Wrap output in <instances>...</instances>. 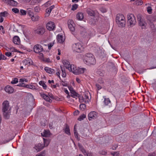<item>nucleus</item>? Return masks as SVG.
I'll list each match as a JSON object with an SVG mask.
<instances>
[{"instance_id":"f257e3e1","label":"nucleus","mask_w":156,"mask_h":156,"mask_svg":"<svg viewBox=\"0 0 156 156\" xmlns=\"http://www.w3.org/2000/svg\"><path fill=\"white\" fill-rule=\"evenodd\" d=\"M62 62L66 69L72 71L74 74L79 75L83 73L86 70L85 68L77 67L73 64L70 65V62L66 60H63Z\"/></svg>"},{"instance_id":"f03ea898","label":"nucleus","mask_w":156,"mask_h":156,"mask_svg":"<svg viewBox=\"0 0 156 156\" xmlns=\"http://www.w3.org/2000/svg\"><path fill=\"white\" fill-rule=\"evenodd\" d=\"M84 63L88 65H94L96 63V60L93 55L90 53L85 54L83 57Z\"/></svg>"},{"instance_id":"7ed1b4c3","label":"nucleus","mask_w":156,"mask_h":156,"mask_svg":"<svg viewBox=\"0 0 156 156\" xmlns=\"http://www.w3.org/2000/svg\"><path fill=\"white\" fill-rule=\"evenodd\" d=\"M2 111L4 117L6 119L9 118L10 108L9 107V102L7 101H4L2 103Z\"/></svg>"},{"instance_id":"20e7f679","label":"nucleus","mask_w":156,"mask_h":156,"mask_svg":"<svg viewBox=\"0 0 156 156\" xmlns=\"http://www.w3.org/2000/svg\"><path fill=\"white\" fill-rule=\"evenodd\" d=\"M116 22L119 27H124L126 25V21L124 16L122 14H118L116 15Z\"/></svg>"},{"instance_id":"39448f33","label":"nucleus","mask_w":156,"mask_h":156,"mask_svg":"<svg viewBox=\"0 0 156 156\" xmlns=\"http://www.w3.org/2000/svg\"><path fill=\"white\" fill-rule=\"evenodd\" d=\"M72 48L74 51L78 53H81L83 51L84 47L82 44L80 43H77L73 44Z\"/></svg>"},{"instance_id":"423d86ee","label":"nucleus","mask_w":156,"mask_h":156,"mask_svg":"<svg viewBox=\"0 0 156 156\" xmlns=\"http://www.w3.org/2000/svg\"><path fill=\"white\" fill-rule=\"evenodd\" d=\"M128 22L130 24V27L133 26L136 23V18L132 14L127 15Z\"/></svg>"},{"instance_id":"0eeeda50","label":"nucleus","mask_w":156,"mask_h":156,"mask_svg":"<svg viewBox=\"0 0 156 156\" xmlns=\"http://www.w3.org/2000/svg\"><path fill=\"white\" fill-rule=\"evenodd\" d=\"M33 50L36 53H40V55L41 56H43V54L41 52L43 51V48L42 46L39 44H37L35 45L33 48Z\"/></svg>"},{"instance_id":"6e6552de","label":"nucleus","mask_w":156,"mask_h":156,"mask_svg":"<svg viewBox=\"0 0 156 156\" xmlns=\"http://www.w3.org/2000/svg\"><path fill=\"white\" fill-rule=\"evenodd\" d=\"M79 101L80 102L84 101L85 103H88L90 101V99L88 96V93L85 94L84 98L83 97H80L79 98Z\"/></svg>"},{"instance_id":"1a4fd4ad","label":"nucleus","mask_w":156,"mask_h":156,"mask_svg":"<svg viewBox=\"0 0 156 156\" xmlns=\"http://www.w3.org/2000/svg\"><path fill=\"white\" fill-rule=\"evenodd\" d=\"M98 114L95 111L90 112L88 115V119L89 120L96 119L97 117Z\"/></svg>"},{"instance_id":"9d476101","label":"nucleus","mask_w":156,"mask_h":156,"mask_svg":"<svg viewBox=\"0 0 156 156\" xmlns=\"http://www.w3.org/2000/svg\"><path fill=\"white\" fill-rule=\"evenodd\" d=\"M45 32V29L44 27L42 26L38 27L37 29L35 30V33L39 35H42Z\"/></svg>"},{"instance_id":"9b49d317","label":"nucleus","mask_w":156,"mask_h":156,"mask_svg":"<svg viewBox=\"0 0 156 156\" xmlns=\"http://www.w3.org/2000/svg\"><path fill=\"white\" fill-rule=\"evenodd\" d=\"M55 26L54 23L51 21L48 22L46 25V27L47 29L49 30H54L55 28Z\"/></svg>"},{"instance_id":"f8f14e48","label":"nucleus","mask_w":156,"mask_h":156,"mask_svg":"<svg viewBox=\"0 0 156 156\" xmlns=\"http://www.w3.org/2000/svg\"><path fill=\"white\" fill-rule=\"evenodd\" d=\"M44 147V145L40 143L37 144L35 145L34 148L37 152L40 151Z\"/></svg>"},{"instance_id":"ddd939ff","label":"nucleus","mask_w":156,"mask_h":156,"mask_svg":"<svg viewBox=\"0 0 156 156\" xmlns=\"http://www.w3.org/2000/svg\"><path fill=\"white\" fill-rule=\"evenodd\" d=\"M41 96L47 101H48L49 102H51L52 100L50 99L49 97L45 94H40Z\"/></svg>"},{"instance_id":"4468645a","label":"nucleus","mask_w":156,"mask_h":156,"mask_svg":"<svg viewBox=\"0 0 156 156\" xmlns=\"http://www.w3.org/2000/svg\"><path fill=\"white\" fill-rule=\"evenodd\" d=\"M13 42L15 44L19 45L20 43L19 37L17 36H14L13 39Z\"/></svg>"},{"instance_id":"2eb2a0df","label":"nucleus","mask_w":156,"mask_h":156,"mask_svg":"<svg viewBox=\"0 0 156 156\" xmlns=\"http://www.w3.org/2000/svg\"><path fill=\"white\" fill-rule=\"evenodd\" d=\"M45 70L49 74H52L55 73V71L53 69H51L47 67L44 68Z\"/></svg>"},{"instance_id":"dca6fc26","label":"nucleus","mask_w":156,"mask_h":156,"mask_svg":"<svg viewBox=\"0 0 156 156\" xmlns=\"http://www.w3.org/2000/svg\"><path fill=\"white\" fill-rule=\"evenodd\" d=\"M13 30L15 32H19L20 30L22 29V27L20 25H17L15 26L14 25L13 26Z\"/></svg>"},{"instance_id":"f3484780","label":"nucleus","mask_w":156,"mask_h":156,"mask_svg":"<svg viewBox=\"0 0 156 156\" xmlns=\"http://www.w3.org/2000/svg\"><path fill=\"white\" fill-rule=\"evenodd\" d=\"M57 38L58 42L61 43L63 42L65 40V39L63 36L60 34L58 35Z\"/></svg>"},{"instance_id":"a211bd4d","label":"nucleus","mask_w":156,"mask_h":156,"mask_svg":"<svg viewBox=\"0 0 156 156\" xmlns=\"http://www.w3.org/2000/svg\"><path fill=\"white\" fill-rule=\"evenodd\" d=\"M104 99V102L105 105L110 106L111 105V101L108 98H106L105 96H103Z\"/></svg>"},{"instance_id":"6ab92c4d","label":"nucleus","mask_w":156,"mask_h":156,"mask_svg":"<svg viewBox=\"0 0 156 156\" xmlns=\"http://www.w3.org/2000/svg\"><path fill=\"white\" fill-rule=\"evenodd\" d=\"M23 63L26 65H30L32 64L33 62L30 59L27 58L24 60Z\"/></svg>"},{"instance_id":"aec40b11","label":"nucleus","mask_w":156,"mask_h":156,"mask_svg":"<svg viewBox=\"0 0 156 156\" xmlns=\"http://www.w3.org/2000/svg\"><path fill=\"white\" fill-rule=\"evenodd\" d=\"M71 96L73 98H75L76 99L77 98H79V97H80L79 96V95L76 92L75 90L72 91V92L71 93Z\"/></svg>"},{"instance_id":"412c9836","label":"nucleus","mask_w":156,"mask_h":156,"mask_svg":"<svg viewBox=\"0 0 156 156\" xmlns=\"http://www.w3.org/2000/svg\"><path fill=\"white\" fill-rule=\"evenodd\" d=\"M68 27L70 30L72 32H73V34L75 37H76L75 33L74 32V31L75 30V28L73 26V25L72 24H68Z\"/></svg>"},{"instance_id":"4be33fe9","label":"nucleus","mask_w":156,"mask_h":156,"mask_svg":"<svg viewBox=\"0 0 156 156\" xmlns=\"http://www.w3.org/2000/svg\"><path fill=\"white\" fill-rule=\"evenodd\" d=\"M139 24L142 28H144L146 27L147 25V23L144 19L139 21Z\"/></svg>"},{"instance_id":"5701e85b","label":"nucleus","mask_w":156,"mask_h":156,"mask_svg":"<svg viewBox=\"0 0 156 156\" xmlns=\"http://www.w3.org/2000/svg\"><path fill=\"white\" fill-rule=\"evenodd\" d=\"M61 69L62 72V76L63 77H65L66 76V72L65 68L63 66H61Z\"/></svg>"},{"instance_id":"b1692460","label":"nucleus","mask_w":156,"mask_h":156,"mask_svg":"<svg viewBox=\"0 0 156 156\" xmlns=\"http://www.w3.org/2000/svg\"><path fill=\"white\" fill-rule=\"evenodd\" d=\"M81 30H82L81 31L80 34L83 37H85L87 36L88 35V34L86 30L85 29H83L82 28Z\"/></svg>"},{"instance_id":"393cba45","label":"nucleus","mask_w":156,"mask_h":156,"mask_svg":"<svg viewBox=\"0 0 156 156\" xmlns=\"http://www.w3.org/2000/svg\"><path fill=\"white\" fill-rule=\"evenodd\" d=\"M76 18L79 20H82L83 18V14L82 12H78L76 15Z\"/></svg>"},{"instance_id":"a878e982","label":"nucleus","mask_w":156,"mask_h":156,"mask_svg":"<svg viewBox=\"0 0 156 156\" xmlns=\"http://www.w3.org/2000/svg\"><path fill=\"white\" fill-rule=\"evenodd\" d=\"M78 146L80 150L85 155H86V154L87 153V152L83 148V146H81V145L78 144Z\"/></svg>"},{"instance_id":"bb28decb","label":"nucleus","mask_w":156,"mask_h":156,"mask_svg":"<svg viewBox=\"0 0 156 156\" xmlns=\"http://www.w3.org/2000/svg\"><path fill=\"white\" fill-rule=\"evenodd\" d=\"M65 132L66 133L68 134V135H70V134L69 127L67 125H66V128L65 129Z\"/></svg>"},{"instance_id":"cd10ccee","label":"nucleus","mask_w":156,"mask_h":156,"mask_svg":"<svg viewBox=\"0 0 156 156\" xmlns=\"http://www.w3.org/2000/svg\"><path fill=\"white\" fill-rule=\"evenodd\" d=\"M31 20L33 21H36L39 20V17L37 15H35V16L33 15L31 17Z\"/></svg>"},{"instance_id":"c85d7f7f","label":"nucleus","mask_w":156,"mask_h":156,"mask_svg":"<svg viewBox=\"0 0 156 156\" xmlns=\"http://www.w3.org/2000/svg\"><path fill=\"white\" fill-rule=\"evenodd\" d=\"M17 4L18 3L17 2L14 0H10V5L16 6L17 5Z\"/></svg>"},{"instance_id":"c756f323","label":"nucleus","mask_w":156,"mask_h":156,"mask_svg":"<svg viewBox=\"0 0 156 156\" xmlns=\"http://www.w3.org/2000/svg\"><path fill=\"white\" fill-rule=\"evenodd\" d=\"M39 84L42 86L44 89H46L47 86L44 83V81H40L39 82Z\"/></svg>"},{"instance_id":"7c9ffc66","label":"nucleus","mask_w":156,"mask_h":156,"mask_svg":"<svg viewBox=\"0 0 156 156\" xmlns=\"http://www.w3.org/2000/svg\"><path fill=\"white\" fill-rule=\"evenodd\" d=\"M86 115L84 114H82L80 115L78 119V120L79 121H81L83 119H84L85 118Z\"/></svg>"},{"instance_id":"2f4dec72","label":"nucleus","mask_w":156,"mask_h":156,"mask_svg":"<svg viewBox=\"0 0 156 156\" xmlns=\"http://www.w3.org/2000/svg\"><path fill=\"white\" fill-rule=\"evenodd\" d=\"M87 13L88 15L91 16H93L94 15V12L90 9L88 10H87Z\"/></svg>"},{"instance_id":"473e14b6","label":"nucleus","mask_w":156,"mask_h":156,"mask_svg":"<svg viewBox=\"0 0 156 156\" xmlns=\"http://www.w3.org/2000/svg\"><path fill=\"white\" fill-rule=\"evenodd\" d=\"M135 3L137 5H141L143 4V2L141 0H137Z\"/></svg>"},{"instance_id":"72a5a7b5","label":"nucleus","mask_w":156,"mask_h":156,"mask_svg":"<svg viewBox=\"0 0 156 156\" xmlns=\"http://www.w3.org/2000/svg\"><path fill=\"white\" fill-rule=\"evenodd\" d=\"M18 79L17 78H13L11 82V83L12 84H15L17 83L18 82Z\"/></svg>"},{"instance_id":"f704fd0d","label":"nucleus","mask_w":156,"mask_h":156,"mask_svg":"<svg viewBox=\"0 0 156 156\" xmlns=\"http://www.w3.org/2000/svg\"><path fill=\"white\" fill-rule=\"evenodd\" d=\"M8 15V13L7 12H1L0 13V15L2 16V17H5L7 16Z\"/></svg>"},{"instance_id":"c9c22d12","label":"nucleus","mask_w":156,"mask_h":156,"mask_svg":"<svg viewBox=\"0 0 156 156\" xmlns=\"http://www.w3.org/2000/svg\"><path fill=\"white\" fill-rule=\"evenodd\" d=\"M147 11L149 14H151L152 13V9L151 6H148L147 7Z\"/></svg>"},{"instance_id":"e433bc0d","label":"nucleus","mask_w":156,"mask_h":156,"mask_svg":"<svg viewBox=\"0 0 156 156\" xmlns=\"http://www.w3.org/2000/svg\"><path fill=\"white\" fill-rule=\"evenodd\" d=\"M49 135V131H45L43 133V136L48 137Z\"/></svg>"},{"instance_id":"4c0bfd02","label":"nucleus","mask_w":156,"mask_h":156,"mask_svg":"<svg viewBox=\"0 0 156 156\" xmlns=\"http://www.w3.org/2000/svg\"><path fill=\"white\" fill-rule=\"evenodd\" d=\"M20 13L21 15H25L27 14V12L26 11L23 9H21L20 10Z\"/></svg>"},{"instance_id":"58836bf2","label":"nucleus","mask_w":156,"mask_h":156,"mask_svg":"<svg viewBox=\"0 0 156 156\" xmlns=\"http://www.w3.org/2000/svg\"><path fill=\"white\" fill-rule=\"evenodd\" d=\"M12 11L13 12L15 13H19V9L17 8H14L12 9Z\"/></svg>"},{"instance_id":"ea45409f","label":"nucleus","mask_w":156,"mask_h":156,"mask_svg":"<svg viewBox=\"0 0 156 156\" xmlns=\"http://www.w3.org/2000/svg\"><path fill=\"white\" fill-rule=\"evenodd\" d=\"M5 90L6 92L8 93H10V87L9 86H7L5 88Z\"/></svg>"},{"instance_id":"a19ab883","label":"nucleus","mask_w":156,"mask_h":156,"mask_svg":"<svg viewBox=\"0 0 156 156\" xmlns=\"http://www.w3.org/2000/svg\"><path fill=\"white\" fill-rule=\"evenodd\" d=\"M27 14L30 16H32L33 15V13L30 10V9H27Z\"/></svg>"},{"instance_id":"79ce46f5","label":"nucleus","mask_w":156,"mask_h":156,"mask_svg":"<svg viewBox=\"0 0 156 156\" xmlns=\"http://www.w3.org/2000/svg\"><path fill=\"white\" fill-rule=\"evenodd\" d=\"M61 84L63 86H67L68 84L67 81H62L61 82Z\"/></svg>"},{"instance_id":"37998d69","label":"nucleus","mask_w":156,"mask_h":156,"mask_svg":"<svg viewBox=\"0 0 156 156\" xmlns=\"http://www.w3.org/2000/svg\"><path fill=\"white\" fill-rule=\"evenodd\" d=\"M44 147L47 146L49 144V141L47 140L44 139Z\"/></svg>"},{"instance_id":"c03bdc74","label":"nucleus","mask_w":156,"mask_h":156,"mask_svg":"<svg viewBox=\"0 0 156 156\" xmlns=\"http://www.w3.org/2000/svg\"><path fill=\"white\" fill-rule=\"evenodd\" d=\"M137 18L139 22L143 20H144V19L142 18V16L140 14H138L137 16Z\"/></svg>"},{"instance_id":"a18cd8bd","label":"nucleus","mask_w":156,"mask_h":156,"mask_svg":"<svg viewBox=\"0 0 156 156\" xmlns=\"http://www.w3.org/2000/svg\"><path fill=\"white\" fill-rule=\"evenodd\" d=\"M51 5V2L50 1H48L46 2L44 4V6L46 7H48L50 5Z\"/></svg>"},{"instance_id":"49530a36","label":"nucleus","mask_w":156,"mask_h":156,"mask_svg":"<svg viewBox=\"0 0 156 156\" xmlns=\"http://www.w3.org/2000/svg\"><path fill=\"white\" fill-rule=\"evenodd\" d=\"M78 5L76 4H75L72 6V9L73 10H75L77 8Z\"/></svg>"},{"instance_id":"de8ad7c7","label":"nucleus","mask_w":156,"mask_h":156,"mask_svg":"<svg viewBox=\"0 0 156 156\" xmlns=\"http://www.w3.org/2000/svg\"><path fill=\"white\" fill-rule=\"evenodd\" d=\"M10 51L12 52H18L19 53H21L19 51H18L16 49H15L13 47H10Z\"/></svg>"},{"instance_id":"09e8293b","label":"nucleus","mask_w":156,"mask_h":156,"mask_svg":"<svg viewBox=\"0 0 156 156\" xmlns=\"http://www.w3.org/2000/svg\"><path fill=\"white\" fill-rule=\"evenodd\" d=\"M6 59V58L5 57V56L2 55V52L0 50V59Z\"/></svg>"},{"instance_id":"8fccbe9b","label":"nucleus","mask_w":156,"mask_h":156,"mask_svg":"<svg viewBox=\"0 0 156 156\" xmlns=\"http://www.w3.org/2000/svg\"><path fill=\"white\" fill-rule=\"evenodd\" d=\"M35 11L36 12H39L40 10V8L38 6H36L34 8Z\"/></svg>"},{"instance_id":"3c124183","label":"nucleus","mask_w":156,"mask_h":156,"mask_svg":"<svg viewBox=\"0 0 156 156\" xmlns=\"http://www.w3.org/2000/svg\"><path fill=\"white\" fill-rule=\"evenodd\" d=\"M60 70L59 69H57V72L56 73V75L58 76L59 78H60Z\"/></svg>"},{"instance_id":"603ef678","label":"nucleus","mask_w":156,"mask_h":156,"mask_svg":"<svg viewBox=\"0 0 156 156\" xmlns=\"http://www.w3.org/2000/svg\"><path fill=\"white\" fill-rule=\"evenodd\" d=\"M96 86L98 90H99L102 88V87L101 85L98 83L96 84Z\"/></svg>"},{"instance_id":"864d4df0","label":"nucleus","mask_w":156,"mask_h":156,"mask_svg":"<svg viewBox=\"0 0 156 156\" xmlns=\"http://www.w3.org/2000/svg\"><path fill=\"white\" fill-rule=\"evenodd\" d=\"M119 153L117 152H114L112 154V155L113 156H119Z\"/></svg>"},{"instance_id":"5fc2aeb1","label":"nucleus","mask_w":156,"mask_h":156,"mask_svg":"<svg viewBox=\"0 0 156 156\" xmlns=\"http://www.w3.org/2000/svg\"><path fill=\"white\" fill-rule=\"evenodd\" d=\"M25 81L26 82H27V80L25 79H20L19 82H23Z\"/></svg>"},{"instance_id":"6e6d98bb","label":"nucleus","mask_w":156,"mask_h":156,"mask_svg":"<svg viewBox=\"0 0 156 156\" xmlns=\"http://www.w3.org/2000/svg\"><path fill=\"white\" fill-rule=\"evenodd\" d=\"M51 11V10L50 9H48V8H47L46 10V12L47 13H48L49 14L50 13Z\"/></svg>"},{"instance_id":"4d7b16f0","label":"nucleus","mask_w":156,"mask_h":156,"mask_svg":"<svg viewBox=\"0 0 156 156\" xmlns=\"http://www.w3.org/2000/svg\"><path fill=\"white\" fill-rule=\"evenodd\" d=\"M69 90H70V93L72 92V91H74V90L73 89V88L71 86H69L68 87Z\"/></svg>"},{"instance_id":"13d9d810","label":"nucleus","mask_w":156,"mask_h":156,"mask_svg":"<svg viewBox=\"0 0 156 156\" xmlns=\"http://www.w3.org/2000/svg\"><path fill=\"white\" fill-rule=\"evenodd\" d=\"M53 45H54L53 43H50V44H48V49H50L51 47Z\"/></svg>"},{"instance_id":"bf43d9fd","label":"nucleus","mask_w":156,"mask_h":156,"mask_svg":"<svg viewBox=\"0 0 156 156\" xmlns=\"http://www.w3.org/2000/svg\"><path fill=\"white\" fill-rule=\"evenodd\" d=\"M79 111L77 110L75 111L74 112V115H77L78 114H79Z\"/></svg>"},{"instance_id":"052dcab7","label":"nucleus","mask_w":156,"mask_h":156,"mask_svg":"<svg viewBox=\"0 0 156 156\" xmlns=\"http://www.w3.org/2000/svg\"><path fill=\"white\" fill-rule=\"evenodd\" d=\"M98 82L101 84L103 83V80L101 79H99L98 80Z\"/></svg>"},{"instance_id":"680f3d73","label":"nucleus","mask_w":156,"mask_h":156,"mask_svg":"<svg viewBox=\"0 0 156 156\" xmlns=\"http://www.w3.org/2000/svg\"><path fill=\"white\" fill-rule=\"evenodd\" d=\"M3 17H2L1 15H0V22L2 23V22L3 21Z\"/></svg>"},{"instance_id":"e2e57ef3","label":"nucleus","mask_w":156,"mask_h":156,"mask_svg":"<svg viewBox=\"0 0 156 156\" xmlns=\"http://www.w3.org/2000/svg\"><path fill=\"white\" fill-rule=\"evenodd\" d=\"M85 156H93L92 154L91 153H88L86 154Z\"/></svg>"},{"instance_id":"0e129e2a","label":"nucleus","mask_w":156,"mask_h":156,"mask_svg":"<svg viewBox=\"0 0 156 156\" xmlns=\"http://www.w3.org/2000/svg\"><path fill=\"white\" fill-rule=\"evenodd\" d=\"M36 156H45L44 153V152H42L41 154L36 155Z\"/></svg>"},{"instance_id":"69168bd1","label":"nucleus","mask_w":156,"mask_h":156,"mask_svg":"<svg viewBox=\"0 0 156 156\" xmlns=\"http://www.w3.org/2000/svg\"><path fill=\"white\" fill-rule=\"evenodd\" d=\"M74 135H75V136L76 138L78 139V133L77 132V133H74Z\"/></svg>"},{"instance_id":"338daca9","label":"nucleus","mask_w":156,"mask_h":156,"mask_svg":"<svg viewBox=\"0 0 156 156\" xmlns=\"http://www.w3.org/2000/svg\"><path fill=\"white\" fill-rule=\"evenodd\" d=\"M19 48H22L23 49H25V48L24 46L23 45H20L19 46Z\"/></svg>"},{"instance_id":"774afa93","label":"nucleus","mask_w":156,"mask_h":156,"mask_svg":"<svg viewBox=\"0 0 156 156\" xmlns=\"http://www.w3.org/2000/svg\"><path fill=\"white\" fill-rule=\"evenodd\" d=\"M64 91L65 92V93L67 94H69V92L67 90V89L66 88L64 89Z\"/></svg>"}]
</instances>
